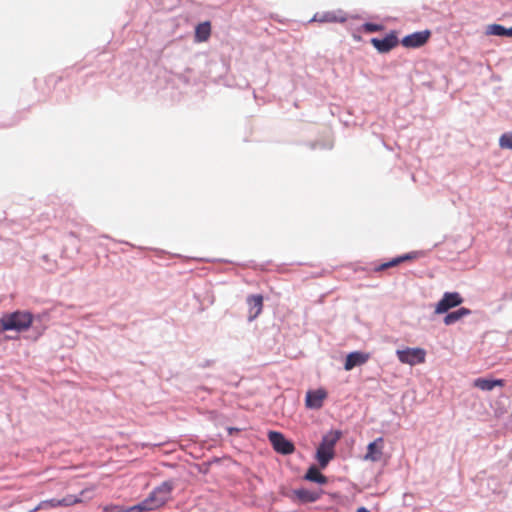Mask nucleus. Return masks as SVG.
<instances>
[{
	"instance_id": "obj_1",
	"label": "nucleus",
	"mask_w": 512,
	"mask_h": 512,
	"mask_svg": "<svg viewBox=\"0 0 512 512\" xmlns=\"http://www.w3.org/2000/svg\"><path fill=\"white\" fill-rule=\"evenodd\" d=\"M173 489L174 484L172 481H164L153 489L143 501L132 506V510H136V512H148L162 507L170 500Z\"/></svg>"
},
{
	"instance_id": "obj_2",
	"label": "nucleus",
	"mask_w": 512,
	"mask_h": 512,
	"mask_svg": "<svg viewBox=\"0 0 512 512\" xmlns=\"http://www.w3.org/2000/svg\"><path fill=\"white\" fill-rule=\"evenodd\" d=\"M342 433L339 430H333L326 433L316 450L315 459L319 468L325 469L330 461L335 457V445L341 438Z\"/></svg>"
},
{
	"instance_id": "obj_3",
	"label": "nucleus",
	"mask_w": 512,
	"mask_h": 512,
	"mask_svg": "<svg viewBox=\"0 0 512 512\" xmlns=\"http://www.w3.org/2000/svg\"><path fill=\"white\" fill-rule=\"evenodd\" d=\"M32 322V314L24 311H16L13 313L4 314L0 318V324L3 331H24L31 326Z\"/></svg>"
},
{
	"instance_id": "obj_4",
	"label": "nucleus",
	"mask_w": 512,
	"mask_h": 512,
	"mask_svg": "<svg viewBox=\"0 0 512 512\" xmlns=\"http://www.w3.org/2000/svg\"><path fill=\"white\" fill-rule=\"evenodd\" d=\"M396 355L401 363L414 366L425 362L426 351L420 347H407L398 349Z\"/></svg>"
},
{
	"instance_id": "obj_5",
	"label": "nucleus",
	"mask_w": 512,
	"mask_h": 512,
	"mask_svg": "<svg viewBox=\"0 0 512 512\" xmlns=\"http://www.w3.org/2000/svg\"><path fill=\"white\" fill-rule=\"evenodd\" d=\"M463 303V298L458 292H445L435 305V314L447 313L450 309Z\"/></svg>"
},
{
	"instance_id": "obj_6",
	"label": "nucleus",
	"mask_w": 512,
	"mask_h": 512,
	"mask_svg": "<svg viewBox=\"0 0 512 512\" xmlns=\"http://www.w3.org/2000/svg\"><path fill=\"white\" fill-rule=\"evenodd\" d=\"M268 439L274 450L280 454L289 455L295 451L294 444L287 440L280 432L270 431L268 433Z\"/></svg>"
},
{
	"instance_id": "obj_7",
	"label": "nucleus",
	"mask_w": 512,
	"mask_h": 512,
	"mask_svg": "<svg viewBox=\"0 0 512 512\" xmlns=\"http://www.w3.org/2000/svg\"><path fill=\"white\" fill-rule=\"evenodd\" d=\"M322 490H310L306 488H298L291 491L289 498L294 502L302 504L313 503L320 499Z\"/></svg>"
},
{
	"instance_id": "obj_8",
	"label": "nucleus",
	"mask_w": 512,
	"mask_h": 512,
	"mask_svg": "<svg viewBox=\"0 0 512 512\" xmlns=\"http://www.w3.org/2000/svg\"><path fill=\"white\" fill-rule=\"evenodd\" d=\"M398 38L395 32H390L384 38H372L371 44L379 53H388L398 45Z\"/></svg>"
},
{
	"instance_id": "obj_9",
	"label": "nucleus",
	"mask_w": 512,
	"mask_h": 512,
	"mask_svg": "<svg viewBox=\"0 0 512 512\" xmlns=\"http://www.w3.org/2000/svg\"><path fill=\"white\" fill-rule=\"evenodd\" d=\"M383 449L384 440L382 437H379L368 444L367 451L363 455V459L366 461L378 462L383 457Z\"/></svg>"
},
{
	"instance_id": "obj_10",
	"label": "nucleus",
	"mask_w": 512,
	"mask_h": 512,
	"mask_svg": "<svg viewBox=\"0 0 512 512\" xmlns=\"http://www.w3.org/2000/svg\"><path fill=\"white\" fill-rule=\"evenodd\" d=\"M326 398L327 392L323 388L309 390L306 393L305 405L309 409H320Z\"/></svg>"
},
{
	"instance_id": "obj_11",
	"label": "nucleus",
	"mask_w": 512,
	"mask_h": 512,
	"mask_svg": "<svg viewBox=\"0 0 512 512\" xmlns=\"http://www.w3.org/2000/svg\"><path fill=\"white\" fill-rule=\"evenodd\" d=\"M430 36V32L428 30L419 31L405 36L401 40V44L406 48H417L424 45Z\"/></svg>"
},
{
	"instance_id": "obj_12",
	"label": "nucleus",
	"mask_w": 512,
	"mask_h": 512,
	"mask_svg": "<svg viewBox=\"0 0 512 512\" xmlns=\"http://www.w3.org/2000/svg\"><path fill=\"white\" fill-rule=\"evenodd\" d=\"M248 319L253 321L257 318L263 309V297L261 295H251L247 298Z\"/></svg>"
},
{
	"instance_id": "obj_13",
	"label": "nucleus",
	"mask_w": 512,
	"mask_h": 512,
	"mask_svg": "<svg viewBox=\"0 0 512 512\" xmlns=\"http://www.w3.org/2000/svg\"><path fill=\"white\" fill-rule=\"evenodd\" d=\"M472 385L475 388H478L482 391L489 392L492 391L495 387H503L505 385V381L502 379H491V378H476Z\"/></svg>"
},
{
	"instance_id": "obj_14",
	"label": "nucleus",
	"mask_w": 512,
	"mask_h": 512,
	"mask_svg": "<svg viewBox=\"0 0 512 512\" xmlns=\"http://www.w3.org/2000/svg\"><path fill=\"white\" fill-rule=\"evenodd\" d=\"M313 20L314 21H318V22H322V23H325V22H344V21L347 20V17L345 15H343L342 13H340V12L329 11V12L315 14L314 17H313Z\"/></svg>"
},
{
	"instance_id": "obj_15",
	"label": "nucleus",
	"mask_w": 512,
	"mask_h": 512,
	"mask_svg": "<svg viewBox=\"0 0 512 512\" xmlns=\"http://www.w3.org/2000/svg\"><path fill=\"white\" fill-rule=\"evenodd\" d=\"M320 469L319 466H311L308 468L307 472L305 473L304 475V479L307 480V481H310V482H315V483H318V484H326L328 482V479L325 475H323L321 472H320Z\"/></svg>"
},
{
	"instance_id": "obj_16",
	"label": "nucleus",
	"mask_w": 512,
	"mask_h": 512,
	"mask_svg": "<svg viewBox=\"0 0 512 512\" xmlns=\"http://www.w3.org/2000/svg\"><path fill=\"white\" fill-rule=\"evenodd\" d=\"M470 314H471V310L470 309L465 308V307H461V308H459L456 311L448 313L444 317L443 322L447 326L448 325H452V324L456 323L457 321H459L460 319H462L463 317H466V316H468Z\"/></svg>"
},
{
	"instance_id": "obj_17",
	"label": "nucleus",
	"mask_w": 512,
	"mask_h": 512,
	"mask_svg": "<svg viewBox=\"0 0 512 512\" xmlns=\"http://www.w3.org/2000/svg\"><path fill=\"white\" fill-rule=\"evenodd\" d=\"M211 35V24L210 22H202L196 26L195 29V40L197 42H205Z\"/></svg>"
},
{
	"instance_id": "obj_18",
	"label": "nucleus",
	"mask_w": 512,
	"mask_h": 512,
	"mask_svg": "<svg viewBox=\"0 0 512 512\" xmlns=\"http://www.w3.org/2000/svg\"><path fill=\"white\" fill-rule=\"evenodd\" d=\"M485 33L487 35L512 37V27L505 28L504 26L499 24H490L486 27Z\"/></svg>"
},
{
	"instance_id": "obj_19",
	"label": "nucleus",
	"mask_w": 512,
	"mask_h": 512,
	"mask_svg": "<svg viewBox=\"0 0 512 512\" xmlns=\"http://www.w3.org/2000/svg\"><path fill=\"white\" fill-rule=\"evenodd\" d=\"M93 490V488H85L83 489L80 494L77 495H67L60 499V505L61 507H70L79 503L83 502L82 497L89 491Z\"/></svg>"
},
{
	"instance_id": "obj_20",
	"label": "nucleus",
	"mask_w": 512,
	"mask_h": 512,
	"mask_svg": "<svg viewBox=\"0 0 512 512\" xmlns=\"http://www.w3.org/2000/svg\"><path fill=\"white\" fill-rule=\"evenodd\" d=\"M499 146L502 149L512 150V133L511 132H506L500 136Z\"/></svg>"
},
{
	"instance_id": "obj_21",
	"label": "nucleus",
	"mask_w": 512,
	"mask_h": 512,
	"mask_svg": "<svg viewBox=\"0 0 512 512\" xmlns=\"http://www.w3.org/2000/svg\"><path fill=\"white\" fill-rule=\"evenodd\" d=\"M103 511H105V512H136V510H132V506L126 508L124 506L114 505V504L104 506Z\"/></svg>"
},
{
	"instance_id": "obj_22",
	"label": "nucleus",
	"mask_w": 512,
	"mask_h": 512,
	"mask_svg": "<svg viewBox=\"0 0 512 512\" xmlns=\"http://www.w3.org/2000/svg\"><path fill=\"white\" fill-rule=\"evenodd\" d=\"M406 259H410V256L409 255H405V256L397 257V258H395V259H393V260H391V261H389L387 263L382 264L379 269L383 270V269H387L389 267H393V266L399 264L400 262H402V261H404Z\"/></svg>"
},
{
	"instance_id": "obj_23",
	"label": "nucleus",
	"mask_w": 512,
	"mask_h": 512,
	"mask_svg": "<svg viewBox=\"0 0 512 512\" xmlns=\"http://www.w3.org/2000/svg\"><path fill=\"white\" fill-rule=\"evenodd\" d=\"M369 358V354L362 352H354V366L365 363Z\"/></svg>"
},
{
	"instance_id": "obj_24",
	"label": "nucleus",
	"mask_w": 512,
	"mask_h": 512,
	"mask_svg": "<svg viewBox=\"0 0 512 512\" xmlns=\"http://www.w3.org/2000/svg\"><path fill=\"white\" fill-rule=\"evenodd\" d=\"M363 29L366 31V32H375V31H379L382 29V26L381 25H378V24H372V23H365L363 25Z\"/></svg>"
},
{
	"instance_id": "obj_25",
	"label": "nucleus",
	"mask_w": 512,
	"mask_h": 512,
	"mask_svg": "<svg viewBox=\"0 0 512 512\" xmlns=\"http://www.w3.org/2000/svg\"><path fill=\"white\" fill-rule=\"evenodd\" d=\"M345 369L346 370H351L352 369V353H349L346 356Z\"/></svg>"
},
{
	"instance_id": "obj_26",
	"label": "nucleus",
	"mask_w": 512,
	"mask_h": 512,
	"mask_svg": "<svg viewBox=\"0 0 512 512\" xmlns=\"http://www.w3.org/2000/svg\"><path fill=\"white\" fill-rule=\"evenodd\" d=\"M238 431H239V429H237V428H232V427L228 428V432L230 435L233 434L234 432H238Z\"/></svg>"
},
{
	"instance_id": "obj_27",
	"label": "nucleus",
	"mask_w": 512,
	"mask_h": 512,
	"mask_svg": "<svg viewBox=\"0 0 512 512\" xmlns=\"http://www.w3.org/2000/svg\"><path fill=\"white\" fill-rule=\"evenodd\" d=\"M357 512H370L368 509H366L365 507H360L357 509Z\"/></svg>"
}]
</instances>
